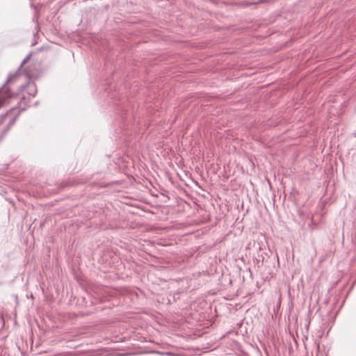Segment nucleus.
Returning a JSON list of instances; mask_svg holds the SVG:
<instances>
[{
  "label": "nucleus",
  "instance_id": "1",
  "mask_svg": "<svg viewBox=\"0 0 356 356\" xmlns=\"http://www.w3.org/2000/svg\"><path fill=\"white\" fill-rule=\"evenodd\" d=\"M18 76L19 74L17 73L10 74L8 76L6 86L3 88L2 92L0 94V107L5 104L8 99L13 97L14 94L10 91L11 88L10 85L11 83L15 81L18 79Z\"/></svg>",
  "mask_w": 356,
  "mask_h": 356
},
{
  "label": "nucleus",
  "instance_id": "2",
  "mask_svg": "<svg viewBox=\"0 0 356 356\" xmlns=\"http://www.w3.org/2000/svg\"><path fill=\"white\" fill-rule=\"evenodd\" d=\"M19 88L21 89V92L27 90L28 95L31 97H34L37 92L36 87L33 83H29L26 86L22 85Z\"/></svg>",
  "mask_w": 356,
  "mask_h": 356
},
{
  "label": "nucleus",
  "instance_id": "3",
  "mask_svg": "<svg viewBox=\"0 0 356 356\" xmlns=\"http://www.w3.org/2000/svg\"><path fill=\"white\" fill-rule=\"evenodd\" d=\"M209 219V214H207L206 213H202V220H201V222H202V234H204V229H205V231H207V226L202 227V225L204 223V222H207Z\"/></svg>",
  "mask_w": 356,
  "mask_h": 356
},
{
  "label": "nucleus",
  "instance_id": "4",
  "mask_svg": "<svg viewBox=\"0 0 356 356\" xmlns=\"http://www.w3.org/2000/svg\"><path fill=\"white\" fill-rule=\"evenodd\" d=\"M210 325H211V323L209 321L206 322H202L201 326H202V338L203 337V335L207 333V332H203V330L207 327L208 328Z\"/></svg>",
  "mask_w": 356,
  "mask_h": 356
},
{
  "label": "nucleus",
  "instance_id": "5",
  "mask_svg": "<svg viewBox=\"0 0 356 356\" xmlns=\"http://www.w3.org/2000/svg\"><path fill=\"white\" fill-rule=\"evenodd\" d=\"M31 56V54H29V55H27V56H26L23 59V60L22 61L21 65H20V67H22L25 63H26L29 60V59H30Z\"/></svg>",
  "mask_w": 356,
  "mask_h": 356
},
{
  "label": "nucleus",
  "instance_id": "6",
  "mask_svg": "<svg viewBox=\"0 0 356 356\" xmlns=\"http://www.w3.org/2000/svg\"><path fill=\"white\" fill-rule=\"evenodd\" d=\"M213 348H213L212 346L204 347V346H202L201 350H202V352H208L210 350H212Z\"/></svg>",
  "mask_w": 356,
  "mask_h": 356
},
{
  "label": "nucleus",
  "instance_id": "7",
  "mask_svg": "<svg viewBox=\"0 0 356 356\" xmlns=\"http://www.w3.org/2000/svg\"><path fill=\"white\" fill-rule=\"evenodd\" d=\"M298 213L300 216H302V212L299 209L298 210Z\"/></svg>",
  "mask_w": 356,
  "mask_h": 356
},
{
  "label": "nucleus",
  "instance_id": "8",
  "mask_svg": "<svg viewBox=\"0 0 356 356\" xmlns=\"http://www.w3.org/2000/svg\"><path fill=\"white\" fill-rule=\"evenodd\" d=\"M259 1H260L261 3H262V2H266V1H267V0H260Z\"/></svg>",
  "mask_w": 356,
  "mask_h": 356
},
{
  "label": "nucleus",
  "instance_id": "9",
  "mask_svg": "<svg viewBox=\"0 0 356 356\" xmlns=\"http://www.w3.org/2000/svg\"><path fill=\"white\" fill-rule=\"evenodd\" d=\"M251 3H248L245 4V6H250Z\"/></svg>",
  "mask_w": 356,
  "mask_h": 356
},
{
  "label": "nucleus",
  "instance_id": "10",
  "mask_svg": "<svg viewBox=\"0 0 356 356\" xmlns=\"http://www.w3.org/2000/svg\"><path fill=\"white\" fill-rule=\"evenodd\" d=\"M205 274H206V273H204V272L202 273V275H205Z\"/></svg>",
  "mask_w": 356,
  "mask_h": 356
}]
</instances>
